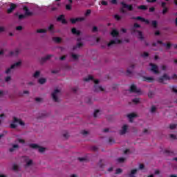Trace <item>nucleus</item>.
Returning <instances> with one entry per match:
<instances>
[{
  "mask_svg": "<svg viewBox=\"0 0 177 177\" xmlns=\"http://www.w3.org/2000/svg\"><path fill=\"white\" fill-rule=\"evenodd\" d=\"M84 81L86 82H88V81H93V82L95 84L94 85V92H103L104 91L101 86L97 85V84H99V80H94L93 77L91 75L84 78Z\"/></svg>",
  "mask_w": 177,
  "mask_h": 177,
  "instance_id": "obj_1",
  "label": "nucleus"
},
{
  "mask_svg": "<svg viewBox=\"0 0 177 177\" xmlns=\"http://www.w3.org/2000/svg\"><path fill=\"white\" fill-rule=\"evenodd\" d=\"M120 4L122 5V7L120 9V13H127L125 9H127L129 12H132V10H133V6H132V4H127L124 1H122Z\"/></svg>",
  "mask_w": 177,
  "mask_h": 177,
  "instance_id": "obj_2",
  "label": "nucleus"
},
{
  "mask_svg": "<svg viewBox=\"0 0 177 177\" xmlns=\"http://www.w3.org/2000/svg\"><path fill=\"white\" fill-rule=\"evenodd\" d=\"M19 124V125H21V127H24V122H23L21 120L18 119L16 117L13 118V122L10 124V128H12V129H15L16 128H17V124Z\"/></svg>",
  "mask_w": 177,
  "mask_h": 177,
  "instance_id": "obj_3",
  "label": "nucleus"
},
{
  "mask_svg": "<svg viewBox=\"0 0 177 177\" xmlns=\"http://www.w3.org/2000/svg\"><path fill=\"white\" fill-rule=\"evenodd\" d=\"M171 80V77L165 73L162 76L158 79V82L160 84H167L165 81H169Z\"/></svg>",
  "mask_w": 177,
  "mask_h": 177,
  "instance_id": "obj_4",
  "label": "nucleus"
},
{
  "mask_svg": "<svg viewBox=\"0 0 177 177\" xmlns=\"http://www.w3.org/2000/svg\"><path fill=\"white\" fill-rule=\"evenodd\" d=\"M21 65V62H18L15 63L14 64L11 65L10 68H8L6 71V74H9V73H10V71H12L13 68H17V67H20Z\"/></svg>",
  "mask_w": 177,
  "mask_h": 177,
  "instance_id": "obj_5",
  "label": "nucleus"
},
{
  "mask_svg": "<svg viewBox=\"0 0 177 177\" xmlns=\"http://www.w3.org/2000/svg\"><path fill=\"white\" fill-rule=\"evenodd\" d=\"M29 146L31 149H38L39 153H44L46 149L45 147H39V145L37 144H30Z\"/></svg>",
  "mask_w": 177,
  "mask_h": 177,
  "instance_id": "obj_6",
  "label": "nucleus"
},
{
  "mask_svg": "<svg viewBox=\"0 0 177 177\" xmlns=\"http://www.w3.org/2000/svg\"><path fill=\"white\" fill-rule=\"evenodd\" d=\"M60 93V90L55 89L52 93V97L54 102H59V98L57 97V93Z\"/></svg>",
  "mask_w": 177,
  "mask_h": 177,
  "instance_id": "obj_7",
  "label": "nucleus"
},
{
  "mask_svg": "<svg viewBox=\"0 0 177 177\" xmlns=\"http://www.w3.org/2000/svg\"><path fill=\"white\" fill-rule=\"evenodd\" d=\"M149 66H151V70L154 73V74H160V71H158V66L154 64H149Z\"/></svg>",
  "mask_w": 177,
  "mask_h": 177,
  "instance_id": "obj_8",
  "label": "nucleus"
},
{
  "mask_svg": "<svg viewBox=\"0 0 177 177\" xmlns=\"http://www.w3.org/2000/svg\"><path fill=\"white\" fill-rule=\"evenodd\" d=\"M129 92L133 93H140V88H138L136 86L133 84L130 87Z\"/></svg>",
  "mask_w": 177,
  "mask_h": 177,
  "instance_id": "obj_9",
  "label": "nucleus"
},
{
  "mask_svg": "<svg viewBox=\"0 0 177 177\" xmlns=\"http://www.w3.org/2000/svg\"><path fill=\"white\" fill-rule=\"evenodd\" d=\"M17 8V5L11 3L10 5V8H8L7 10V13H8L9 15H10V13L13 12V10H15V9H16Z\"/></svg>",
  "mask_w": 177,
  "mask_h": 177,
  "instance_id": "obj_10",
  "label": "nucleus"
},
{
  "mask_svg": "<svg viewBox=\"0 0 177 177\" xmlns=\"http://www.w3.org/2000/svg\"><path fill=\"white\" fill-rule=\"evenodd\" d=\"M122 42L121 40L118 39H115L113 40H111L108 44V46H111L112 45H117V44H121Z\"/></svg>",
  "mask_w": 177,
  "mask_h": 177,
  "instance_id": "obj_11",
  "label": "nucleus"
},
{
  "mask_svg": "<svg viewBox=\"0 0 177 177\" xmlns=\"http://www.w3.org/2000/svg\"><path fill=\"white\" fill-rule=\"evenodd\" d=\"M57 21H61L62 24H67V20L64 19V15H61L57 18Z\"/></svg>",
  "mask_w": 177,
  "mask_h": 177,
  "instance_id": "obj_12",
  "label": "nucleus"
},
{
  "mask_svg": "<svg viewBox=\"0 0 177 177\" xmlns=\"http://www.w3.org/2000/svg\"><path fill=\"white\" fill-rule=\"evenodd\" d=\"M84 20H85V18L84 17L71 19V23L72 24H75V23H78V21H84Z\"/></svg>",
  "mask_w": 177,
  "mask_h": 177,
  "instance_id": "obj_13",
  "label": "nucleus"
},
{
  "mask_svg": "<svg viewBox=\"0 0 177 177\" xmlns=\"http://www.w3.org/2000/svg\"><path fill=\"white\" fill-rule=\"evenodd\" d=\"M127 131H128V125L124 124L122 126V129L120 130V134L125 135V133H127Z\"/></svg>",
  "mask_w": 177,
  "mask_h": 177,
  "instance_id": "obj_14",
  "label": "nucleus"
},
{
  "mask_svg": "<svg viewBox=\"0 0 177 177\" xmlns=\"http://www.w3.org/2000/svg\"><path fill=\"white\" fill-rule=\"evenodd\" d=\"M127 117L129 118V122H132L133 121V118H136V117H138V115L136 113H129L127 115Z\"/></svg>",
  "mask_w": 177,
  "mask_h": 177,
  "instance_id": "obj_15",
  "label": "nucleus"
},
{
  "mask_svg": "<svg viewBox=\"0 0 177 177\" xmlns=\"http://www.w3.org/2000/svg\"><path fill=\"white\" fill-rule=\"evenodd\" d=\"M132 31H133V32H138V36H139V39H141V41L142 40H143V33L141 32V31H140V30H136V29H135V28H133V29H132Z\"/></svg>",
  "mask_w": 177,
  "mask_h": 177,
  "instance_id": "obj_16",
  "label": "nucleus"
},
{
  "mask_svg": "<svg viewBox=\"0 0 177 177\" xmlns=\"http://www.w3.org/2000/svg\"><path fill=\"white\" fill-rule=\"evenodd\" d=\"M24 10L25 12V15L27 16H32V12H30V10H28V8L27 6L24 7Z\"/></svg>",
  "mask_w": 177,
  "mask_h": 177,
  "instance_id": "obj_17",
  "label": "nucleus"
},
{
  "mask_svg": "<svg viewBox=\"0 0 177 177\" xmlns=\"http://www.w3.org/2000/svg\"><path fill=\"white\" fill-rule=\"evenodd\" d=\"M71 32L72 34H73V35H81V32L80 30H77L75 28H73L71 29Z\"/></svg>",
  "mask_w": 177,
  "mask_h": 177,
  "instance_id": "obj_18",
  "label": "nucleus"
},
{
  "mask_svg": "<svg viewBox=\"0 0 177 177\" xmlns=\"http://www.w3.org/2000/svg\"><path fill=\"white\" fill-rule=\"evenodd\" d=\"M50 57H53V55H46V56L44 57H42V58L41 59V63H45V62H46V60H49V59H50Z\"/></svg>",
  "mask_w": 177,
  "mask_h": 177,
  "instance_id": "obj_19",
  "label": "nucleus"
},
{
  "mask_svg": "<svg viewBox=\"0 0 177 177\" xmlns=\"http://www.w3.org/2000/svg\"><path fill=\"white\" fill-rule=\"evenodd\" d=\"M20 53L19 49H16L14 51L10 52V56H17Z\"/></svg>",
  "mask_w": 177,
  "mask_h": 177,
  "instance_id": "obj_20",
  "label": "nucleus"
},
{
  "mask_svg": "<svg viewBox=\"0 0 177 177\" xmlns=\"http://www.w3.org/2000/svg\"><path fill=\"white\" fill-rule=\"evenodd\" d=\"M143 81H145L147 82H153L154 81V78L151 77H144Z\"/></svg>",
  "mask_w": 177,
  "mask_h": 177,
  "instance_id": "obj_21",
  "label": "nucleus"
},
{
  "mask_svg": "<svg viewBox=\"0 0 177 177\" xmlns=\"http://www.w3.org/2000/svg\"><path fill=\"white\" fill-rule=\"evenodd\" d=\"M82 46H84V44L79 42L77 44L76 46H73V50H75V49H77V48H82Z\"/></svg>",
  "mask_w": 177,
  "mask_h": 177,
  "instance_id": "obj_22",
  "label": "nucleus"
},
{
  "mask_svg": "<svg viewBox=\"0 0 177 177\" xmlns=\"http://www.w3.org/2000/svg\"><path fill=\"white\" fill-rule=\"evenodd\" d=\"M119 35L120 33L115 29L113 30L111 32V35H112V37H117Z\"/></svg>",
  "mask_w": 177,
  "mask_h": 177,
  "instance_id": "obj_23",
  "label": "nucleus"
},
{
  "mask_svg": "<svg viewBox=\"0 0 177 177\" xmlns=\"http://www.w3.org/2000/svg\"><path fill=\"white\" fill-rule=\"evenodd\" d=\"M137 9L140 10H147V6L145 5H141L137 7Z\"/></svg>",
  "mask_w": 177,
  "mask_h": 177,
  "instance_id": "obj_24",
  "label": "nucleus"
},
{
  "mask_svg": "<svg viewBox=\"0 0 177 177\" xmlns=\"http://www.w3.org/2000/svg\"><path fill=\"white\" fill-rule=\"evenodd\" d=\"M53 40L55 42H57V44H60V42H62V38L60 37H53Z\"/></svg>",
  "mask_w": 177,
  "mask_h": 177,
  "instance_id": "obj_25",
  "label": "nucleus"
},
{
  "mask_svg": "<svg viewBox=\"0 0 177 177\" xmlns=\"http://www.w3.org/2000/svg\"><path fill=\"white\" fill-rule=\"evenodd\" d=\"M15 149H19V145H13L12 148H10L9 151L10 153H12V151L15 150Z\"/></svg>",
  "mask_w": 177,
  "mask_h": 177,
  "instance_id": "obj_26",
  "label": "nucleus"
},
{
  "mask_svg": "<svg viewBox=\"0 0 177 177\" xmlns=\"http://www.w3.org/2000/svg\"><path fill=\"white\" fill-rule=\"evenodd\" d=\"M38 82H39V84H45V82H46V79L40 78V79H39Z\"/></svg>",
  "mask_w": 177,
  "mask_h": 177,
  "instance_id": "obj_27",
  "label": "nucleus"
},
{
  "mask_svg": "<svg viewBox=\"0 0 177 177\" xmlns=\"http://www.w3.org/2000/svg\"><path fill=\"white\" fill-rule=\"evenodd\" d=\"M31 165H32V160H29L28 161L26 162V168H27V167H31Z\"/></svg>",
  "mask_w": 177,
  "mask_h": 177,
  "instance_id": "obj_28",
  "label": "nucleus"
},
{
  "mask_svg": "<svg viewBox=\"0 0 177 177\" xmlns=\"http://www.w3.org/2000/svg\"><path fill=\"white\" fill-rule=\"evenodd\" d=\"M134 20H140V21H145V18L142 17H133Z\"/></svg>",
  "mask_w": 177,
  "mask_h": 177,
  "instance_id": "obj_29",
  "label": "nucleus"
},
{
  "mask_svg": "<svg viewBox=\"0 0 177 177\" xmlns=\"http://www.w3.org/2000/svg\"><path fill=\"white\" fill-rule=\"evenodd\" d=\"M26 17H27L26 16L25 14L24 15L21 14V15H18V18L19 20H23V19H26Z\"/></svg>",
  "mask_w": 177,
  "mask_h": 177,
  "instance_id": "obj_30",
  "label": "nucleus"
},
{
  "mask_svg": "<svg viewBox=\"0 0 177 177\" xmlns=\"http://www.w3.org/2000/svg\"><path fill=\"white\" fill-rule=\"evenodd\" d=\"M40 74H41V72H39V71H36L33 75L34 78H38Z\"/></svg>",
  "mask_w": 177,
  "mask_h": 177,
  "instance_id": "obj_31",
  "label": "nucleus"
},
{
  "mask_svg": "<svg viewBox=\"0 0 177 177\" xmlns=\"http://www.w3.org/2000/svg\"><path fill=\"white\" fill-rule=\"evenodd\" d=\"M163 45L166 47L167 49H171V46H172L171 43L164 44Z\"/></svg>",
  "mask_w": 177,
  "mask_h": 177,
  "instance_id": "obj_32",
  "label": "nucleus"
},
{
  "mask_svg": "<svg viewBox=\"0 0 177 177\" xmlns=\"http://www.w3.org/2000/svg\"><path fill=\"white\" fill-rule=\"evenodd\" d=\"M46 29H38L37 30V32H38L39 34H41V33H44V32H46Z\"/></svg>",
  "mask_w": 177,
  "mask_h": 177,
  "instance_id": "obj_33",
  "label": "nucleus"
},
{
  "mask_svg": "<svg viewBox=\"0 0 177 177\" xmlns=\"http://www.w3.org/2000/svg\"><path fill=\"white\" fill-rule=\"evenodd\" d=\"M71 57H73V59L74 60H78V55H75V54H71Z\"/></svg>",
  "mask_w": 177,
  "mask_h": 177,
  "instance_id": "obj_34",
  "label": "nucleus"
},
{
  "mask_svg": "<svg viewBox=\"0 0 177 177\" xmlns=\"http://www.w3.org/2000/svg\"><path fill=\"white\" fill-rule=\"evenodd\" d=\"M100 113V110H95V112H94V114H93V117L95 118H96V117H97V114H99Z\"/></svg>",
  "mask_w": 177,
  "mask_h": 177,
  "instance_id": "obj_35",
  "label": "nucleus"
},
{
  "mask_svg": "<svg viewBox=\"0 0 177 177\" xmlns=\"http://www.w3.org/2000/svg\"><path fill=\"white\" fill-rule=\"evenodd\" d=\"M132 102H133V103H136V104H138V103H139V102H140V100H139V98H134L132 100Z\"/></svg>",
  "mask_w": 177,
  "mask_h": 177,
  "instance_id": "obj_36",
  "label": "nucleus"
},
{
  "mask_svg": "<svg viewBox=\"0 0 177 177\" xmlns=\"http://www.w3.org/2000/svg\"><path fill=\"white\" fill-rule=\"evenodd\" d=\"M12 169L13 171H18L19 170V166H17V165H13L12 166Z\"/></svg>",
  "mask_w": 177,
  "mask_h": 177,
  "instance_id": "obj_37",
  "label": "nucleus"
},
{
  "mask_svg": "<svg viewBox=\"0 0 177 177\" xmlns=\"http://www.w3.org/2000/svg\"><path fill=\"white\" fill-rule=\"evenodd\" d=\"M98 165H99L100 168H102V169L104 168V165H103L102 160H100Z\"/></svg>",
  "mask_w": 177,
  "mask_h": 177,
  "instance_id": "obj_38",
  "label": "nucleus"
},
{
  "mask_svg": "<svg viewBox=\"0 0 177 177\" xmlns=\"http://www.w3.org/2000/svg\"><path fill=\"white\" fill-rule=\"evenodd\" d=\"M148 96H149V97H153V96H154V92H153V91H149V93H148Z\"/></svg>",
  "mask_w": 177,
  "mask_h": 177,
  "instance_id": "obj_39",
  "label": "nucleus"
},
{
  "mask_svg": "<svg viewBox=\"0 0 177 177\" xmlns=\"http://www.w3.org/2000/svg\"><path fill=\"white\" fill-rule=\"evenodd\" d=\"M156 110H157V108L154 106H152L151 108V113H156Z\"/></svg>",
  "mask_w": 177,
  "mask_h": 177,
  "instance_id": "obj_40",
  "label": "nucleus"
},
{
  "mask_svg": "<svg viewBox=\"0 0 177 177\" xmlns=\"http://www.w3.org/2000/svg\"><path fill=\"white\" fill-rule=\"evenodd\" d=\"M152 26L154 27V28H157V21H152Z\"/></svg>",
  "mask_w": 177,
  "mask_h": 177,
  "instance_id": "obj_41",
  "label": "nucleus"
},
{
  "mask_svg": "<svg viewBox=\"0 0 177 177\" xmlns=\"http://www.w3.org/2000/svg\"><path fill=\"white\" fill-rule=\"evenodd\" d=\"M171 91H172V92H174V93H177L176 86H171Z\"/></svg>",
  "mask_w": 177,
  "mask_h": 177,
  "instance_id": "obj_42",
  "label": "nucleus"
},
{
  "mask_svg": "<svg viewBox=\"0 0 177 177\" xmlns=\"http://www.w3.org/2000/svg\"><path fill=\"white\" fill-rule=\"evenodd\" d=\"M168 12V8L165 7L163 8V10H162V15H165V13Z\"/></svg>",
  "mask_w": 177,
  "mask_h": 177,
  "instance_id": "obj_43",
  "label": "nucleus"
},
{
  "mask_svg": "<svg viewBox=\"0 0 177 177\" xmlns=\"http://www.w3.org/2000/svg\"><path fill=\"white\" fill-rule=\"evenodd\" d=\"M66 10H71V4H66Z\"/></svg>",
  "mask_w": 177,
  "mask_h": 177,
  "instance_id": "obj_44",
  "label": "nucleus"
},
{
  "mask_svg": "<svg viewBox=\"0 0 177 177\" xmlns=\"http://www.w3.org/2000/svg\"><path fill=\"white\" fill-rule=\"evenodd\" d=\"M118 161L119 162H124V161H125V158H118Z\"/></svg>",
  "mask_w": 177,
  "mask_h": 177,
  "instance_id": "obj_45",
  "label": "nucleus"
},
{
  "mask_svg": "<svg viewBox=\"0 0 177 177\" xmlns=\"http://www.w3.org/2000/svg\"><path fill=\"white\" fill-rule=\"evenodd\" d=\"M114 18L120 21V19H121V16L118 15H115Z\"/></svg>",
  "mask_w": 177,
  "mask_h": 177,
  "instance_id": "obj_46",
  "label": "nucleus"
},
{
  "mask_svg": "<svg viewBox=\"0 0 177 177\" xmlns=\"http://www.w3.org/2000/svg\"><path fill=\"white\" fill-rule=\"evenodd\" d=\"M121 172H122V169H121L120 168L117 169L115 171L116 174H121Z\"/></svg>",
  "mask_w": 177,
  "mask_h": 177,
  "instance_id": "obj_47",
  "label": "nucleus"
},
{
  "mask_svg": "<svg viewBox=\"0 0 177 177\" xmlns=\"http://www.w3.org/2000/svg\"><path fill=\"white\" fill-rule=\"evenodd\" d=\"M111 3H112V5H117L118 2L117 1V0H111Z\"/></svg>",
  "mask_w": 177,
  "mask_h": 177,
  "instance_id": "obj_48",
  "label": "nucleus"
},
{
  "mask_svg": "<svg viewBox=\"0 0 177 177\" xmlns=\"http://www.w3.org/2000/svg\"><path fill=\"white\" fill-rule=\"evenodd\" d=\"M169 128L170 129H175V128H176V124H170Z\"/></svg>",
  "mask_w": 177,
  "mask_h": 177,
  "instance_id": "obj_49",
  "label": "nucleus"
},
{
  "mask_svg": "<svg viewBox=\"0 0 177 177\" xmlns=\"http://www.w3.org/2000/svg\"><path fill=\"white\" fill-rule=\"evenodd\" d=\"M101 4L103 5L104 6H107L108 3H107V1H102L101 2Z\"/></svg>",
  "mask_w": 177,
  "mask_h": 177,
  "instance_id": "obj_50",
  "label": "nucleus"
},
{
  "mask_svg": "<svg viewBox=\"0 0 177 177\" xmlns=\"http://www.w3.org/2000/svg\"><path fill=\"white\" fill-rule=\"evenodd\" d=\"M165 153H166V154H169V156H171H171H172V154H174V152H171L168 150L165 151Z\"/></svg>",
  "mask_w": 177,
  "mask_h": 177,
  "instance_id": "obj_51",
  "label": "nucleus"
},
{
  "mask_svg": "<svg viewBox=\"0 0 177 177\" xmlns=\"http://www.w3.org/2000/svg\"><path fill=\"white\" fill-rule=\"evenodd\" d=\"M149 56L148 53L145 52L142 55V57H147Z\"/></svg>",
  "mask_w": 177,
  "mask_h": 177,
  "instance_id": "obj_52",
  "label": "nucleus"
},
{
  "mask_svg": "<svg viewBox=\"0 0 177 177\" xmlns=\"http://www.w3.org/2000/svg\"><path fill=\"white\" fill-rule=\"evenodd\" d=\"M81 133H82V135H84V136L88 135V131L83 130V131H82Z\"/></svg>",
  "mask_w": 177,
  "mask_h": 177,
  "instance_id": "obj_53",
  "label": "nucleus"
},
{
  "mask_svg": "<svg viewBox=\"0 0 177 177\" xmlns=\"http://www.w3.org/2000/svg\"><path fill=\"white\" fill-rule=\"evenodd\" d=\"M92 31H93V32H97V27L93 26Z\"/></svg>",
  "mask_w": 177,
  "mask_h": 177,
  "instance_id": "obj_54",
  "label": "nucleus"
},
{
  "mask_svg": "<svg viewBox=\"0 0 177 177\" xmlns=\"http://www.w3.org/2000/svg\"><path fill=\"white\" fill-rule=\"evenodd\" d=\"M89 15H91V10H87L85 13V16H89Z\"/></svg>",
  "mask_w": 177,
  "mask_h": 177,
  "instance_id": "obj_55",
  "label": "nucleus"
},
{
  "mask_svg": "<svg viewBox=\"0 0 177 177\" xmlns=\"http://www.w3.org/2000/svg\"><path fill=\"white\" fill-rule=\"evenodd\" d=\"M18 142H19V143H25L26 142V141L24 140H23V139H20V138H18Z\"/></svg>",
  "mask_w": 177,
  "mask_h": 177,
  "instance_id": "obj_56",
  "label": "nucleus"
},
{
  "mask_svg": "<svg viewBox=\"0 0 177 177\" xmlns=\"http://www.w3.org/2000/svg\"><path fill=\"white\" fill-rule=\"evenodd\" d=\"M134 28H140V25L138 24H134Z\"/></svg>",
  "mask_w": 177,
  "mask_h": 177,
  "instance_id": "obj_57",
  "label": "nucleus"
},
{
  "mask_svg": "<svg viewBox=\"0 0 177 177\" xmlns=\"http://www.w3.org/2000/svg\"><path fill=\"white\" fill-rule=\"evenodd\" d=\"M131 74H132V72L131 71V70H129V69H128L127 71V75H131Z\"/></svg>",
  "mask_w": 177,
  "mask_h": 177,
  "instance_id": "obj_58",
  "label": "nucleus"
},
{
  "mask_svg": "<svg viewBox=\"0 0 177 177\" xmlns=\"http://www.w3.org/2000/svg\"><path fill=\"white\" fill-rule=\"evenodd\" d=\"M11 80L10 76H8L6 77V82H9V81Z\"/></svg>",
  "mask_w": 177,
  "mask_h": 177,
  "instance_id": "obj_59",
  "label": "nucleus"
},
{
  "mask_svg": "<svg viewBox=\"0 0 177 177\" xmlns=\"http://www.w3.org/2000/svg\"><path fill=\"white\" fill-rule=\"evenodd\" d=\"M170 138L171 139H176V136H175V134H170Z\"/></svg>",
  "mask_w": 177,
  "mask_h": 177,
  "instance_id": "obj_60",
  "label": "nucleus"
},
{
  "mask_svg": "<svg viewBox=\"0 0 177 177\" xmlns=\"http://www.w3.org/2000/svg\"><path fill=\"white\" fill-rule=\"evenodd\" d=\"M161 68H162V70L163 71H165V70H167V66L162 65V66H161Z\"/></svg>",
  "mask_w": 177,
  "mask_h": 177,
  "instance_id": "obj_61",
  "label": "nucleus"
},
{
  "mask_svg": "<svg viewBox=\"0 0 177 177\" xmlns=\"http://www.w3.org/2000/svg\"><path fill=\"white\" fill-rule=\"evenodd\" d=\"M52 30H53V24L50 25V26L48 27V31H52Z\"/></svg>",
  "mask_w": 177,
  "mask_h": 177,
  "instance_id": "obj_62",
  "label": "nucleus"
},
{
  "mask_svg": "<svg viewBox=\"0 0 177 177\" xmlns=\"http://www.w3.org/2000/svg\"><path fill=\"white\" fill-rule=\"evenodd\" d=\"M167 5V3H165V2H162L161 3V6H162V8H167L165 6Z\"/></svg>",
  "mask_w": 177,
  "mask_h": 177,
  "instance_id": "obj_63",
  "label": "nucleus"
},
{
  "mask_svg": "<svg viewBox=\"0 0 177 177\" xmlns=\"http://www.w3.org/2000/svg\"><path fill=\"white\" fill-rule=\"evenodd\" d=\"M145 168V165L140 164L139 166V169H143Z\"/></svg>",
  "mask_w": 177,
  "mask_h": 177,
  "instance_id": "obj_64",
  "label": "nucleus"
}]
</instances>
